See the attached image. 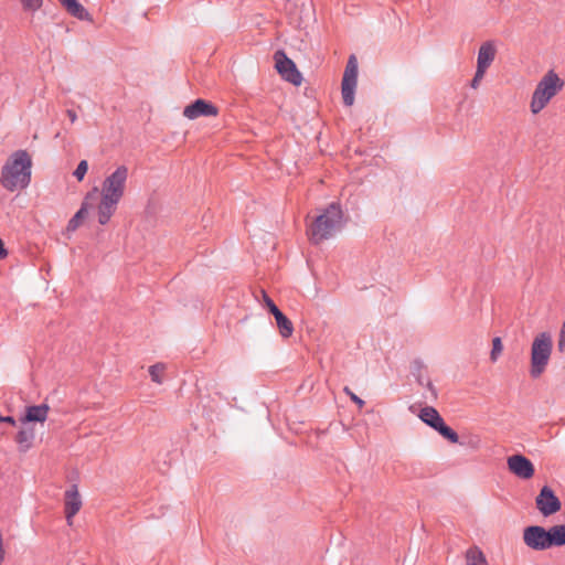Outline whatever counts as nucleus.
<instances>
[{
    "instance_id": "nucleus-1",
    "label": "nucleus",
    "mask_w": 565,
    "mask_h": 565,
    "mask_svg": "<svg viewBox=\"0 0 565 565\" xmlns=\"http://www.w3.org/2000/svg\"><path fill=\"white\" fill-rule=\"evenodd\" d=\"M129 171L124 164L117 167L108 174L98 189V199L95 202L98 222L105 225L114 215L118 203L125 196Z\"/></svg>"
},
{
    "instance_id": "nucleus-2",
    "label": "nucleus",
    "mask_w": 565,
    "mask_h": 565,
    "mask_svg": "<svg viewBox=\"0 0 565 565\" xmlns=\"http://www.w3.org/2000/svg\"><path fill=\"white\" fill-rule=\"evenodd\" d=\"M32 159L25 150L14 151L1 169L0 184L8 191L25 189L31 181Z\"/></svg>"
},
{
    "instance_id": "nucleus-3",
    "label": "nucleus",
    "mask_w": 565,
    "mask_h": 565,
    "mask_svg": "<svg viewBox=\"0 0 565 565\" xmlns=\"http://www.w3.org/2000/svg\"><path fill=\"white\" fill-rule=\"evenodd\" d=\"M564 79L554 71H546L536 83L530 98L529 109L534 116L543 111L564 88Z\"/></svg>"
},
{
    "instance_id": "nucleus-4",
    "label": "nucleus",
    "mask_w": 565,
    "mask_h": 565,
    "mask_svg": "<svg viewBox=\"0 0 565 565\" xmlns=\"http://www.w3.org/2000/svg\"><path fill=\"white\" fill-rule=\"evenodd\" d=\"M341 226L342 211L339 205L332 203L310 224L308 235L311 242L318 244L332 236Z\"/></svg>"
},
{
    "instance_id": "nucleus-5",
    "label": "nucleus",
    "mask_w": 565,
    "mask_h": 565,
    "mask_svg": "<svg viewBox=\"0 0 565 565\" xmlns=\"http://www.w3.org/2000/svg\"><path fill=\"white\" fill-rule=\"evenodd\" d=\"M553 349L552 335L541 332L533 339L531 345L530 375L533 379L540 377L546 370Z\"/></svg>"
},
{
    "instance_id": "nucleus-6",
    "label": "nucleus",
    "mask_w": 565,
    "mask_h": 565,
    "mask_svg": "<svg viewBox=\"0 0 565 565\" xmlns=\"http://www.w3.org/2000/svg\"><path fill=\"white\" fill-rule=\"evenodd\" d=\"M419 418L450 443H458V434L445 424L443 417L434 407H424L419 413Z\"/></svg>"
},
{
    "instance_id": "nucleus-7",
    "label": "nucleus",
    "mask_w": 565,
    "mask_h": 565,
    "mask_svg": "<svg viewBox=\"0 0 565 565\" xmlns=\"http://www.w3.org/2000/svg\"><path fill=\"white\" fill-rule=\"evenodd\" d=\"M358 82V60L351 55L348 60L341 85V93L343 103L347 106H352L354 103V92Z\"/></svg>"
},
{
    "instance_id": "nucleus-8",
    "label": "nucleus",
    "mask_w": 565,
    "mask_h": 565,
    "mask_svg": "<svg viewBox=\"0 0 565 565\" xmlns=\"http://www.w3.org/2000/svg\"><path fill=\"white\" fill-rule=\"evenodd\" d=\"M275 62L278 73L286 81L297 86L301 84V74L297 70L296 64L284 52L278 51L275 53Z\"/></svg>"
},
{
    "instance_id": "nucleus-9",
    "label": "nucleus",
    "mask_w": 565,
    "mask_h": 565,
    "mask_svg": "<svg viewBox=\"0 0 565 565\" xmlns=\"http://www.w3.org/2000/svg\"><path fill=\"white\" fill-rule=\"evenodd\" d=\"M525 545L535 551L550 548L547 531L539 525L527 526L523 531Z\"/></svg>"
},
{
    "instance_id": "nucleus-10",
    "label": "nucleus",
    "mask_w": 565,
    "mask_h": 565,
    "mask_svg": "<svg viewBox=\"0 0 565 565\" xmlns=\"http://www.w3.org/2000/svg\"><path fill=\"white\" fill-rule=\"evenodd\" d=\"M98 199V189L97 186L93 188L84 198V201L81 205V209L75 213V215L68 221V224L66 226L67 232H74L76 231L82 222L86 218L88 215V212L92 209H95V202Z\"/></svg>"
},
{
    "instance_id": "nucleus-11",
    "label": "nucleus",
    "mask_w": 565,
    "mask_h": 565,
    "mask_svg": "<svg viewBox=\"0 0 565 565\" xmlns=\"http://www.w3.org/2000/svg\"><path fill=\"white\" fill-rule=\"evenodd\" d=\"M510 472L520 479H531L534 476V466L530 459L522 455H512L507 460Z\"/></svg>"
},
{
    "instance_id": "nucleus-12",
    "label": "nucleus",
    "mask_w": 565,
    "mask_h": 565,
    "mask_svg": "<svg viewBox=\"0 0 565 565\" xmlns=\"http://www.w3.org/2000/svg\"><path fill=\"white\" fill-rule=\"evenodd\" d=\"M536 507L543 515L547 516L561 510V502L553 490L545 486L536 497Z\"/></svg>"
},
{
    "instance_id": "nucleus-13",
    "label": "nucleus",
    "mask_w": 565,
    "mask_h": 565,
    "mask_svg": "<svg viewBox=\"0 0 565 565\" xmlns=\"http://www.w3.org/2000/svg\"><path fill=\"white\" fill-rule=\"evenodd\" d=\"M83 505L82 497L76 484L71 486L64 493V512L68 525Z\"/></svg>"
},
{
    "instance_id": "nucleus-14",
    "label": "nucleus",
    "mask_w": 565,
    "mask_h": 565,
    "mask_svg": "<svg viewBox=\"0 0 565 565\" xmlns=\"http://www.w3.org/2000/svg\"><path fill=\"white\" fill-rule=\"evenodd\" d=\"M217 108L204 99H196L194 103L188 105L183 110V116L189 119H196L201 116H216Z\"/></svg>"
},
{
    "instance_id": "nucleus-15",
    "label": "nucleus",
    "mask_w": 565,
    "mask_h": 565,
    "mask_svg": "<svg viewBox=\"0 0 565 565\" xmlns=\"http://www.w3.org/2000/svg\"><path fill=\"white\" fill-rule=\"evenodd\" d=\"M497 55V47L492 41L483 42L478 51L477 68L487 71Z\"/></svg>"
},
{
    "instance_id": "nucleus-16",
    "label": "nucleus",
    "mask_w": 565,
    "mask_h": 565,
    "mask_svg": "<svg viewBox=\"0 0 565 565\" xmlns=\"http://www.w3.org/2000/svg\"><path fill=\"white\" fill-rule=\"evenodd\" d=\"M50 406L47 404L29 406L25 409L23 422H40L44 423L47 418Z\"/></svg>"
},
{
    "instance_id": "nucleus-17",
    "label": "nucleus",
    "mask_w": 565,
    "mask_h": 565,
    "mask_svg": "<svg viewBox=\"0 0 565 565\" xmlns=\"http://www.w3.org/2000/svg\"><path fill=\"white\" fill-rule=\"evenodd\" d=\"M273 316L275 317L276 324L279 330V334L282 338L291 337L294 333L292 322L280 310L275 312Z\"/></svg>"
},
{
    "instance_id": "nucleus-18",
    "label": "nucleus",
    "mask_w": 565,
    "mask_h": 565,
    "mask_svg": "<svg viewBox=\"0 0 565 565\" xmlns=\"http://www.w3.org/2000/svg\"><path fill=\"white\" fill-rule=\"evenodd\" d=\"M466 565H489L484 553L478 546H471L465 554Z\"/></svg>"
},
{
    "instance_id": "nucleus-19",
    "label": "nucleus",
    "mask_w": 565,
    "mask_h": 565,
    "mask_svg": "<svg viewBox=\"0 0 565 565\" xmlns=\"http://www.w3.org/2000/svg\"><path fill=\"white\" fill-rule=\"evenodd\" d=\"M550 548L565 545V525H555L546 530Z\"/></svg>"
},
{
    "instance_id": "nucleus-20",
    "label": "nucleus",
    "mask_w": 565,
    "mask_h": 565,
    "mask_svg": "<svg viewBox=\"0 0 565 565\" xmlns=\"http://www.w3.org/2000/svg\"><path fill=\"white\" fill-rule=\"evenodd\" d=\"M65 9L78 19H86L88 17L85 8L77 0H58Z\"/></svg>"
},
{
    "instance_id": "nucleus-21",
    "label": "nucleus",
    "mask_w": 565,
    "mask_h": 565,
    "mask_svg": "<svg viewBox=\"0 0 565 565\" xmlns=\"http://www.w3.org/2000/svg\"><path fill=\"white\" fill-rule=\"evenodd\" d=\"M166 372V365L163 363H157L149 367V374L154 383L161 384L163 382V374Z\"/></svg>"
},
{
    "instance_id": "nucleus-22",
    "label": "nucleus",
    "mask_w": 565,
    "mask_h": 565,
    "mask_svg": "<svg viewBox=\"0 0 565 565\" xmlns=\"http://www.w3.org/2000/svg\"><path fill=\"white\" fill-rule=\"evenodd\" d=\"M503 352V343L500 337L492 339V349L490 352V360L492 363L497 362Z\"/></svg>"
},
{
    "instance_id": "nucleus-23",
    "label": "nucleus",
    "mask_w": 565,
    "mask_h": 565,
    "mask_svg": "<svg viewBox=\"0 0 565 565\" xmlns=\"http://www.w3.org/2000/svg\"><path fill=\"white\" fill-rule=\"evenodd\" d=\"M33 438L34 431L32 429H23L18 433L15 440L20 445H23L25 448H29Z\"/></svg>"
},
{
    "instance_id": "nucleus-24",
    "label": "nucleus",
    "mask_w": 565,
    "mask_h": 565,
    "mask_svg": "<svg viewBox=\"0 0 565 565\" xmlns=\"http://www.w3.org/2000/svg\"><path fill=\"white\" fill-rule=\"evenodd\" d=\"M87 170H88V163L86 160H82L77 168L75 169L74 171V177L78 180V181H82L85 177V174L87 173Z\"/></svg>"
},
{
    "instance_id": "nucleus-25",
    "label": "nucleus",
    "mask_w": 565,
    "mask_h": 565,
    "mask_svg": "<svg viewBox=\"0 0 565 565\" xmlns=\"http://www.w3.org/2000/svg\"><path fill=\"white\" fill-rule=\"evenodd\" d=\"M260 295H262V300L264 302V305L267 307V309L269 310L270 313H275L277 312L279 309L278 307L274 303V301L269 298V296L266 294L265 290H260Z\"/></svg>"
},
{
    "instance_id": "nucleus-26",
    "label": "nucleus",
    "mask_w": 565,
    "mask_h": 565,
    "mask_svg": "<svg viewBox=\"0 0 565 565\" xmlns=\"http://www.w3.org/2000/svg\"><path fill=\"white\" fill-rule=\"evenodd\" d=\"M23 8L29 11H36L42 6V0H20Z\"/></svg>"
},
{
    "instance_id": "nucleus-27",
    "label": "nucleus",
    "mask_w": 565,
    "mask_h": 565,
    "mask_svg": "<svg viewBox=\"0 0 565 565\" xmlns=\"http://www.w3.org/2000/svg\"><path fill=\"white\" fill-rule=\"evenodd\" d=\"M487 71L484 70H481V68H476V73H475V76L471 81V87L472 88H478L479 85H480V82L482 81V78L484 77V74H486Z\"/></svg>"
},
{
    "instance_id": "nucleus-28",
    "label": "nucleus",
    "mask_w": 565,
    "mask_h": 565,
    "mask_svg": "<svg viewBox=\"0 0 565 565\" xmlns=\"http://www.w3.org/2000/svg\"><path fill=\"white\" fill-rule=\"evenodd\" d=\"M344 392L350 396L351 401L359 406V408L364 406V401L356 396L349 387H344Z\"/></svg>"
},
{
    "instance_id": "nucleus-29",
    "label": "nucleus",
    "mask_w": 565,
    "mask_h": 565,
    "mask_svg": "<svg viewBox=\"0 0 565 565\" xmlns=\"http://www.w3.org/2000/svg\"><path fill=\"white\" fill-rule=\"evenodd\" d=\"M557 348L561 352L565 351V322L563 323L561 332H559Z\"/></svg>"
},
{
    "instance_id": "nucleus-30",
    "label": "nucleus",
    "mask_w": 565,
    "mask_h": 565,
    "mask_svg": "<svg viewBox=\"0 0 565 565\" xmlns=\"http://www.w3.org/2000/svg\"><path fill=\"white\" fill-rule=\"evenodd\" d=\"M7 250L4 248V244L2 239L0 238V259H3L7 256Z\"/></svg>"
},
{
    "instance_id": "nucleus-31",
    "label": "nucleus",
    "mask_w": 565,
    "mask_h": 565,
    "mask_svg": "<svg viewBox=\"0 0 565 565\" xmlns=\"http://www.w3.org/2000/svg\"><path fill=\"white\" fill-rule=\"evenodd\" d=\"M67 116L72 122H75L77 119L76 113L74 110H67Z\"/></svg>"
},
{
    "instance_id": "nucleus-32",
    "label": "nucleus",
    "mask_w": 565,
    "mask_h": 565,
    "mask_svg": "<svg viewBox=\"0 0 565 565\" xmlns=\"http://www.w3.org/2000/svg\"><path fill=\"white\" fill-rule=\"evenodd\" d=\"M0 420L6 422V423H10V424H14V419L12 417H9V416L8 417H1Z\"/></svg>"
}]
</instances>
